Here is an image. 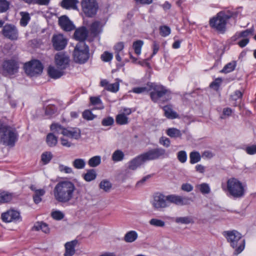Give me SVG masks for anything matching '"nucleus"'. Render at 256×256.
Masks as SVG:
<instances>
[{
    "label": "nucleus",
    "mask_w": 256,
    "mask_h": 256,
    "mask_svg": "<svg viewBox=\"0 0 256 256\" xmlns=\"http://www.w3.org/2000/svg\"><path fill=\"white\" fill-rule=\"evenodd\" d=\"M33 229L36 230H41L46 234L50 232V228L48 225L42 222H37L34 226Z\"/></svg>",
    "instance_id": "obj_28"
},
{
    "label": "nucleus",
    "mask_w": 256,
    "mask_h": 256,
    "mask_svg": "<svg viewBox=\"0 0 256 256\" xmlns=\"http://www.w3.org/2000/svg\"><path fill=\"white\" fill-rule=\"evenodd\" d=\"M58 170L60 172H64L65 174L73 173V170L70 167L62 164L59 165Z\"/></svg>",
    "instance_id": "obj_57"
},
{
    "label": "nucleus",
    "mask_w": 256,
    "mask_h": 256,
    "mask_svg": "<svg viewBox=\"0 0 256 256\" xmlns=\"http://www.w3.org/2000/svg\"><path fill=\"white\" fill-rule=\"evenodd\" d=\"M58 24L61 28L65 31H71L74 28V26L66 16H62L59 18Z\"/></svg>",
    "instance_id": "obj_18"
},
{
    "label": "nucleus",
    "mask_w": 256,
    "mask_h": 256,
    "mask_svg": "<svg viewBox=\"0 0 256 256\" xmlns=\"http://www.w3.org/2000/svg\"><path fill=\"white\" fill-rule=\"evenodd\" d=\"M174 221L177 224H186L194 222L193 218L190 216L177 217L174 219Z\"/></svg>",
    "instance_id": "obj_35"
},
{
    "label": "nucleus",
    "mask_w": 256,
    "mask_h": 256,
    "mask_svg": "<svg viewBox=\"0 0 256 256\" xmlns=\"http://www.w3.org/2000/svg\"><path fill=\"white\" fill-rule=\"evenodd\" d=\"M81 5L82 12L87 17L94 16L98 9L96 0H82Z\"/></svg>",
    "instance_id": "obj_9"
},
{
    "label": "nucleus",
    "mask_w": 256,
    "mask_h": 256,
    "mask_svg": "<svg viewBox=\"0 0 256 256\" xmlns=\"http://www.w3.org/2000/svg\"><path fill=\"white\" fill-rule=\"evenodd\" d=\"M64 70L54 66H50L48 69V73L50 76L53 78H58L64 74Z\"/></svg>",
    "instance_id": "obj_24"
},
{
    "label": "nucleus",
    "mask_w": 256,
    "mask_h": 256,
    "mask_svg": "<svg viewBox=\"0 0 256 256\" xmlns=\"http://www.w3.org/2000/svg\"><path fill=\"white\" fill-rule=\"evenodd\" d=\"M163 110L164 112V116L169 119H174L178 118V114L172 110V106L170 105L164 106Z\"/></svg>",
    "instance_id": "obj_25"
},
{
    "label": "nucleus",
    "mask_w": 256,
    "mask_h": 256,
    "mask_svg": "<svg viewBox=\"0 0 256 256\" xmlns=\"http://www.w3.org/2000/svg\"><path fill=\"white\" fill-rule=\"evenodd\" d=\"M124 157V153L121 150H117L112 154V159L114 162H118L122 161Z\"/></svg>",
    "instance_id": "obj_33"
},
{
    "label": "nucleus",
    "mask_w": 256,
    "mask_h": 256,
    "mask_svg": "<svg viewBox=\"0 0 256 256\" xmlns=\"http://www.w3.org/2000/svg\"><path fill=\"white\" fill-rule=\"evenodd\" d=\"M52 154L50 152H45L42 155V160L44 164L48 163L52 158Z\"/></svg>",
    "instance_id": "obj_49"
},
{
    "label": "nucleus",
    "mask_w": 256,
    "mask_h": 256,
    "mask_svg": "<svg viewBox=\"0 0 256 256\" xmlns=\"http://www.w3.org/2000/svg\"><path fill=\"white\" fill-rule=\"evenodd\" d=\"M2 219L6 222H17L20 220V216L18 211L10 210L2 214Z\"/></svg>",
    "instance_id": "obj_17"
},
{
    "label": "nucleus",
    "mask_w": 256,
    "mask_h": 256,
    "mask_svg": "<svg viewBox=\"0 0 256 256\" xmlns=\"http://www.w3.org/2000/svg\"><path fill=\"white\" fill-rule=\"evenodd\" d=\"M246 152L249 154H256V145L254 144L247 146L246 148Z\"/></svg>",
    "instance_id": "obj_61"
},
{
    "label": "nucleus",
    "mask_w": 256,
    "mask_h": 256,
    "mask_svg": "<svg viewBox=\"0 0 256 256\" xmlns=\"http://www.w3.org/2000/svg\"><path fill=\"white\" fill-rule=\"evenodd\" d=\"M4 72L9 75H12L16 73L18 69V64L15 60H5L2 64Z\"/></svg>",
    "instance_id": "obj_12"
},
{
    "label": "nucleus",
    "mask_w": 256,
    "mask_h": 256,
    "mask_svg": "<svg viewBox=\"0 0 256 256\" xmlns=\"http://www.w3.org/2000/svg\"><path fill=\"white\" fill-rule=\"evenodd\" d=\"M230 16L224 12H220L215 16L210 19L209 24L210 26L221 34H224L226 31V25Z\"/></svg>",
    "instance_id": "obj_6"
},
{
    "label": "nucleus",
    "mask_w": 256,
    "mask_h": 256,
    "mask_svg": "<svg viewBox=\"0 0 256 256\" xmlns=\"http://www.w3.org/2000/svg\"><path fill=\"white\" fill-rule=\"evenodd\" d=\"M138 238V234L134 230L128 232L125 234L124 240L126 242H132Z\"/></svg>",
    "instance_id": "obj_29"
},
{
    "label": "nucleus",
    "mask_w": 256,
    "mask_h": 256,
    "mask_svg": "<svg viewBox=\"0 0 256 256\" xmlns=\"http://www.w3.org/2000/svg\"><path fill=\"white\" fill-rule=\"evenodd\" d=\"M100 84L102 86L104 87V88L106 90L113 92H118L119 89L118 82L110 84L106 80H103L100 82Z\"/></svg>",
    "instance_id": "obj_23"
},
{
    "label": "nucleus",
    "mask_w": 256,
    "mask_h": 256,
    "mask_svg": "<svg viewBox=\"0 0 256 256\" xmlns=\"http://www.w3.org/2000/svg\"><path fill=\"white\" fill-rule=\"evenodd\" d=\"M64 136L71 138L78 139L80 137V130L76 128H70L66 129Z\"/></svg>",
    "instance_id": "obj_21"
},
{
    "label": "nucleus",
    "mask_w": 256,
    "mask_h": 256,
    "mask_svg": "<svg viewBox=\"0 0 256 256\" xmlns=\"http://www.w3.org/2000/svg\"><path fill=\"white\" fill-rule=\"evenodd\" d=\"M52 42L54 48L56 50H64L67 45V39L62 34H54Z\"/></svg>",
    "instance_id": "obj_13"
},
{
    "label": "nucleus",
    "mask_w": 256,
    "mask_h": 256,
    "mask_svg": "<svg viewBox=\"0 0 256 256\" xmlns=\"http://www.w3.org/2000/svg\"><path fill=\"white\" fill-rule=\"evenodd\" d=\"M3 36L12 40H16L18 37V32L16 26L12 24H6L2 30Z\"/></svg>",
    "instance_id": "obj_11"
},
{
    "label": "nucleus",
    "mask_w": 256,
    "mask_h": 256,
    "mask_svg": "<svg viewBox=\"0 0 256 256\" xmlns=\"http://www.w3.org/2000/svg\"><path fill=\"white\" fill-rule=\"evenodd\" d=\"M100 188L104 191L107 192H108L111 188H112V184L111 183L107 180H102L100 184H99Z\"/></svg>",
    "instance_id": "obj_44"
},
{
    "label": "nucleus",
    "mask_w": 256,
    "mask_h": 256,
    "mask_svg": "<svg viewBox=\"0 0 256 256\" xmlns=\"http://www.w3.org/2000/svg\"><path fill=\"white\" fill-rule=\"evenodd\" d=\"M166 156V150L162 148L152 149L145 152V160H153L160 158H164Z\"/></svg>",
    "instance_id": "obj_14"
},
{
    "label": "nucleus",
    "mask_w": 256,
    "mask_h": 256,
    "mask_svg": "<svg viewBox=\"0 0 256 256\" xmlns=\"http://www.w3.org/2000/svg\"><path fill=\"white\" fill-rule=\"evenodd\" d=\"M113 58V55L112 53L108 52H105L101 56L102 60L105 62L110 61Z\"/></svg>",
    "instance_id": "obj_58"
},
{
    "label": "nucleus",
    "mask_w": 256,
    "mask_h": 256,
    "mask_svg": "<svg viewBox=\"0 0 256 256\" xmlns=\"http://www.w3.org/2000/svg\"><path fill=\"white\" fill-rule=\"evenodd\" d=\"M116 122L118 124L123 125L128 123V118L124 114H118L116 117Z\"/></svg>",
    "instance_id": "obj_43"
},
{
    "label": "nucleus",
    "mask_w": 256,
    "mask_h": 256,
    "mask_svg": "<svg viewBox=\"0 0 256 256\" xmlns=\"http://www.w3.org/2000/svg\"><path fill=\"white\" fill-rule=\"evenodd\" d=\"M181 188L184 191L190 192L193 190V186L190 184L186 183L182 185Z\"/></svg>",
    "instance_id": "obj_63"
},
{
    "label": "nucleus",
    "mask_w": 256,
    "mask_h": 256,
    "mask_svg": "<svg viewBox=\"0 0 256 256\" xmlns=\"http://www.w3.org/2000/svg\"><path fill=\"white\" fill-rule=\"evenodd\" d=\"M152 205L154 209L162 211L169 207L168 196L160 192H155L152 196Z\"/></svg>",
    "instance_id": "obj_8"
},
{
    "label": "nucleus",
    "mask_w": 256,
    "mask_h": 256,
    "mask_svg": "<svg viewBox=\"0 0 256 256\" xmlns=\"http://www.w3.org/2000/svg\"><path fill=\"white\" fill-rule=\"evenodd\" d=\"M82 117L85 120H94L96 116L94 115L90 110H86L82 113Z\"/></svg>",
    "instance_id": "obj_53"
},
{
    "label": "nucleus",
    "mask_w": 256,
    "mask_h": 256,
    "mask_svg": "<svg viewBox=\"0 0 256 256\" xmlns=\"http://www.w3.org/2000/svg\"><path fill=\"white\" fill-rule=\"evenodd\" d=\"M8 2L6 0H0V12H3L8 10Z\"/></svg>",
    "instance_id": "obj_59"
},
{
    "label": "nucleus",
    "mask_w": 256,
    "mask_h": 256,
    "mask_svg": "<svg viewBox=\"0 0 256 256\" xmlns=\"http://www.w3.org/2000/svg\"><path fill=\"white\" fill-rule=\"evenodd\" d=\"M54 60L56 66L62 70L66 69L68 65L69 58L64 52L57 53L55 55Z\"/></svg>",
    "instance_id": "obj_15"
},
{
    "label": "nucleus",
    "mask_w": 256,
    "mask_h": 256,
    "mask_svg": "<svg viewBox=\"0 0 256 256\" xmlns=\"http://www.w3.org/2000/svg\"><path fill=\"white\" fill-rule=\"evenodd\" d=\"M100 23L98 21H95L92 24L90 27V30L92 34L96 35L102 32Z\"/></svg>",
    "instance_id": "obj_31"
},
{
    "label": "nucleus",
    "mask_w": 256,
    "mask_h": 256,
    "mask_svg": "<svg viewBox=\"0 0 256 256\" xmlns=\"http://www.w3.org/2000/svg\"><path fill=\"white\" fill-rule=\"evenodd\" d=\"M197 188L199 189L200 192L203 194H208L210 192V188L208 184L203 183L200 184L198 185Z\"/></svg>",
    "instance_id": "obj_47"
},
{
    "label": "nucleus",
    "mask_w": 256,
    "mask_h": 256,
    "mask_svg": "<svg viewBox=\"0 0 256 256\" xmlns=\"http://www.w3.org/2000/svg\"><path fill=\"white\" fill-rule=\"evenodd\" d=\"M77 240L67 242L64 244L65 252L64 256H72L76 252L75 247L78 244Z\"/></svg>",
    "instance_id": "obj_20"
},
{
    "label": "nucleus",
    "mask_w": 256,
    "mask_h": 256,
    "mask_svg": "<svg viewBox=\"0 0 256 256\" xmlns=\"http://www.w3.org/2000/svg\"><path fill=\"white\" fill-rule=\"evenodd\" d=\"M114 123V120L111 116L105 118L102 120V124L104 126H112Z\"/></svg>",
    "instance_id": "obj_54"
},
{
    "label": "nucleus",
    "mask_w": 256,
    "mask_h": 256,
    "mask_svg": "<svg viewBox=\"0 0 256 256\" xmlns=\"http://www.w3.org/2000/svg\"><path fill=\"white\" fill-rule=\"evenodd\" d=\"M26 73L30 76H36L42 72L43 66L38 60H32L26 63L24 66Z\"/></svg>",
    "instance_id": "obj_10"
},
{
    "label": "nucleus",
    "mask_w": 256,
    "mask_h": 256,
    "mask_svg": "<svg viewBox=\"0 0 256 256\" xmlns=\"http://www.w3.org/2000/svg\"><path fill=\"white\" fill-rule=\"evenodd\" d=\"M50 130L54 134H62L64 136L66 128L58 123H53L50 126Z\"/></svg>",
    "instance_id": "obj_26"
},
{
    "label": "nucleus",
    "mask_w": 256,
    "mask_h": 256,
    "mask_svg": "<svg viewBox=\"0 0 256 256\" xmlns=\"http://www.w3.org/2000/svg\"><path fill=\"white\" fill-rule=\"evenodd\" d=\"M90 103L92 105H98L100 104V106H99L98 108L99 109H103L104 106L102 104V101L100 98V97H96V96H92L90 98Z\"/></svg>",
    "instance_id": "obj_51"
},
{
    "label": "nucleus",
    "mask_w": 256,
    "mask_h": 256,
    "mask_svg": "<svg viewBox=\"0 0 256 256\" xmlns=\"http://www.w3.org/2000/svg\"><path fill=\"white\" fill-rule=\"evenodd\" d=\"M242 96V92L239 90H237L234 92V94L231 96V98L234 100H237L240 98Z\"/></svg>",
    "instance_id": "obj_64"
},
{
    "label": "nucleus",
    "mask_w": 256,
    "mask_h": 256,
    "mask_svg": "<svg viewBox=\"0 0 256 256\" xmlns=\"http://www.w3.org/2000/svg\"><path fill=\"white\" fill-rule=\"evenodd\" d=\"M160 34L162 36H166L170 33V28L166 26H161L160 28Z\"/></svg>",
    "instance_id": "obj_55"
},
{
    "label": "nucleus",
    "mask_w": 256,
    "mask_h": 256,
    "mask_svg": "<svg viewBox=\"0 0 256 256\" xmlns=\"http://www.w3.org/2000/svg\"><path fill=\"white\" fill-rule=\"evenodd\" d=\"M143 42L141 40H138L134 42L133 48L135 52L138 55L140 54L141 48L142 46Z\"/></svg>",
    "instance_id": "obj_52"
},
{
    "label": "nucleus",
    "mask_w": 256,
    "mask_h": 256,
    "mask_svg": "<svg viewBox=\"0 0 256 256\" xmlns=\"http://www.w3.org/2000/svg\"><path fill=\"white\" fill-rule=\"evenodd\" d=\"M150 224L156 227H164L165 226L164 221L156 218H152L150 221Z\"/></svg>",
    "instance_id": "obj_48"
},
{
    "label": "nucleus",
    "mask_w": 256,
    "mask_h": 256,
    "mask_svg": "<svg viewBox=\"0 0 256 256\" xmlns=\"http://www.w3.org/2000/svg\"><path fill=\"white\" fill-rule=\"evenodd\" d=\"M57 111V108L54 105L50 104L46 108L45 114L48 116H51Z\"/></svg>",
    "instance_id": "obj_50"
},
{
    "label": "nucleus",
    "mask_w": 256,
    "mask_h": 256,
    "mask_svg": "<svg viewBox=\"0 0 256 256\" xmlns=\"http://www.w3.org/2000/svg\"><path fill=\"white\" fill-rule=\"evenodd\" d=\"M159 142L164 146L168 148L170 146V141L168 138L162 136L160 138Z\"/></svg>",
    "instance_id": "obj_60"
},
{
    "label": "nucleus",
    "mask_w": 256,
    "mask_h": 256,
    "mask_svg": "<svg viewBox=\"0 0 256 256\" xmlns=\"http://www.w3.org/2000/svg\"><path fill=\"white\" fill-rule=\"evenodd\" d=\"M20 14L22 16L20 24L22 26H26L29 20H30V16L29 14L26 12H21Z\"/></svg>",
    "instance_id": "obj_41"
},
{
    "label": "nucleus",
    "mask_w": 256,
    "mask_h": 256,
    "mask_svg": "<svg viewBox=\"0 0 256 256\" xmlns=\"http://www.w3.org/2000/svg\"><path fill=\"white\" fill-rule=\"evenodd\" d=\"M72 164L75 168L81 170L85 168L86 162L82 158H76L73 160Z\"/></svg>",
    "instance_id": "obj_36"
},
{
    "label": "nucleus",
    "mask_w": 256,
    "mask_h": 256,
    "mask_svg": "<svg viewBox=\"0 0 256 256\" xmlns=\"http://www.w3.org/2000/svg\"><path fill=\"white\" fill-rule=\"evenodd\" d=\"M51 216L54 220H60L64 218V214L62 212L56 210L52 212Z\"/></svg>",
    "instance_id": "obj_45"
},
{
    "label": "nucleus",
    "mask_w": 256,
    "mask_h": 256,
    "mask_svg": "<svg viewBox=\"0 0 256 256\" xmlns=\"http://www.w3.org/2000/svg\"><path fill=\"white\" fill-rule=\"evenodd\" d=\"M144 162V154L138 156L130 160L128 164V168L132 170H136Z\"/></svg>",
    "instance_id": "obj_22"
},
{
    "label": "nucleus",
    "mask_w": 256,
    "mask_h": 256,
    "mask_svg": "<svg viewBox=\"0 0 256 256\" xmlns=\"http://www.w3.org/2000/svg\"><path fill=\"white\" fill-rule=\"evenodd\" d=\"M46 142L48 146L50 147L54 146L57 144L58 138L54 133H49L46 136Z\"/></svg>",
    "instance_id": "obj_32"
},
{
    "label": "nucleus",
    "mask_w": 256,
    "mask_h": 256,
    "mask_svg": "<svg viewBox=\"0 0 256 256\" xmlns=\"http://www.w3.org/2000/svg\"><path fill=\"white\" fill-rule=\"evenodd\" d=\"M88 36V31L85 27H80L75 30L74 34V38L79 42H84Z\"/></svg>",
    "instance_id": "obj_19"
},
{
    "label": "nucleus",
    "mask_w": 256,
    "mask_h": 256,
    "mask_svg": "<svg viewBox=\"0 0 256 256\" xmlns=\"http://www.w3.org/2000/svg\"><path fill=\"white\" fill-rule=\"evenodd\" d=\"M96 172L94 169H89L83 174L84 179L88 182L94 180L96 178Z\"/></svg>",
    "instance_id": "obj_27"
},
{
    "label": "nucleus",
    "mask_w": 256,
    "mask_h": 256,
    "mask_svg": "<svg viewBox=\"0 0 256 256\" xmlns=\"http://www.w3.org/2000/svg\"><path fill=\"white\" fill-rule=\"evenodd\" d=\"M222 188L228 196L234 198H241L246 193V186L234 178H228L226 185L222 184Z\"/></svg>",
    "instance_id": "obj_3"
},
{
    "label": "nucleus",
    "mask_w": 256,
    "mask_h": 256,
    "mask_svg": "<svg viewBox=\"0 0 256 256\" xmlns=\"http://www.w3.org/2000/svg\"><path fill=\"white\" fill-rule=\"evenodd\" d=\"M254 32V28H252L249 29H246L245 30L242 31L240 32L236 33L233 37L234 40L240 38H246L250 34H252Z\"/></svg>",
    "instance_id": "obj_30"
},
{
    "label": "nucleus",
    "mask_w": 256,
    "mask_h": 256,
    "mask_svg": "<svg viewBox=\"0 0 256 256\" xmlns=\"http://www.w3.org/2000/svg\"><path fill=\"white\" fill-rule=\"evenodd\" d=\"M100 156H97L91 158L88 161V164L90 167H96L100 164Z\"/></svg>",
    "instance_id": "obj_40"
},
{
    "label": "nucleus",
    "mask_w": 256,
    "mask_h": 256,
    "mask_svg": "<svg viewBox=\"0 0 256 256\" xmlns=\"http://www.w3.org/2000/svg\"><path fill=\"white\" fill-rule=\"evenodd\" d=\"M77 3V0H62L61 2V6L66 9L74 8Z\"/></svg>",
    "instance_id": "obj_34"
},
{
    "label": "nucleus",
    "mask_w": 256,
    "mask_h": 256,
    "mask_svg": "<svg viewBox=\"0 0 256 256\" xmlns=\"http://www.w3.org/2000/svg\"><path fill=\"white\" fill-rule=\"evenodd\" d=\"M74 60L78 63L83 64L89 58V48L84 42H79L74 51Z\"/></svg>",
    "instance_id": "obj_7"
},
{
    "label": "nucleus",
    "mask_w": 256,
    "mask_h": 256,
    "mask_svg": "<svg viewBox=\"0 0 256 256\" xmlns=\"http://www.w3.org/2000/svg\"><path fill=\"white\" fill-rule=\"evenodd\" d=\"M169 206L170 204H174L178 206H184L190 204V199L188 197H182L176 194L168 195Z\"/></svg>",
    "instance_id": "obj_16"
},
{
    "label": "nucleus",
    "mask_w": 256,
    "mask_h": 256,
    "mask_svg": "<svg viewBox=\"0 0 256 256\" xmlns=\"http://www.w3.org/2000/svg\"><path fill=\"white\" fill-rule=\"evenodd\" d=\"M167 135L171 138H176L182 136L180 131L176 128H169L166 130Z\"/></svg>",
    "instance_id": "obj_37"
},
{
    "label": "nucleus",
    "mask_w": 256,
    "mask_h": 256,
    "mask_svg": "<svg viewBox=\"0 0 256 256\" xmlns=\"http://www.w3.org/2000/svg\"><path fill=\"white\" fill-rule=\"evenodd\" d=\"M76 188L71 181L65 180L58 182L53 190L54 200L61 204H70L76 198Z\"/></svg>",
    "instance_id": "obj_1"
},
{
    "label": "nucleus",
    "mask_w": 256,
    "mask_h": 256,
    "mask_svg": "<svg viewBox=\"0 0 256 256\" xmlns=\"http://www.w3.org/2000/svg\"><path fill=\"white\" fill-rule=\"evenodd\" d=\"M124 48V44L122 42H119L114 46L115 52L120 53Z\"/></svg>",
    "instance_id": "obj_62"
},
{
    "label": "nucleus",
    "mask_w": 256,
    "mask_h": 256,
    "mask_svg": "<svg viewBox=\"0 0 256 256\" xmlns=\"http://www.w3.org/2000/svg\"><path fill=\"white\" fill-rule=\"evenodd\" d=\"M224 236L234 250V254L238 255L242 252L245 246V240L242 238L239 232L235 230L226 231L224 232Z\"/></svg>",
    "instance_id": "obj_4"
},
{
    "label": "nucleus",
    "mask_w": 256,
    "mask_h": 256,
    "mask_svg": "<svg viewBox=\"0 0 256 256\" xmlns=\"http://www.w3.org/2000/svg\"><path fill=\"white\" fill-rule=\"evenodd\" d=\"M18 134L14 128L6 124L0 126V141L4 144L14 146L18 140Z\"/></svg>",
    "instance_id": "obj_5"
},
{
    "label": "nucleus",
    "mask_w": 256,
    "mask_h": 256,
    "mask_svg": "<svg viewBox=\"0 0 256 256\" xmlns=\"http://www.w3.org/2000/svg\"><path fill=\"white\" fill-rule=\"evenodd\" d=\"M177 156L178 160L182 163H184L186 161L187 155L186 152L184 150L178 152Z\"/></svg>",
    "instance_id": "obj_56"
},
{
    "label": "nucleus",
    "mask_w": 256,
    "mask_h": 256,
    "mask_svg": "<svg viewBox=\"0 0 256 256\" xmlns=\"http://www.w3.org/2000/svg\"><path fill=\"white\" fill-rule=\"evenodd\" d=\"M190 162L192 164H196L200 160V156L198 152H192L190 154Z\"/></svg>",
    "instance_id": "obj_42"
},
{
    "label": "nucleus",
    "mask_w": 256,
    "mask_h": 256,
    "mask_svg": "<svg viewBox=\"0 0 256 256\" xmlns=\"http://www.w3.org/2000/svg\"><path fill=\"white\" fill-rule=\"evenodd\" d=\"M46 192L44 189H38L36 190L33 196L34 202L36 204H38L42 201V196Z\"/></svg>",
    "instance_id": "obj_38"
},
{
    "label": "nucleus",
    "mask_w": 256,
    "mask_h": 256,
    "mask_svg": "<svg viewBox=\"0 0 256 256\" xmlns=\"http://www.w3.org/2000/svg\"><path fill=\"white\" fill-rule=\"evenodd\" d=\"M12 198V196L7 192H2L0 194V202H10Z\"/></svg>",
    "instance_id": "obj_46"
},
{
    "label": "nucleus",
    "mask_w": 256,
    "mask_h": 256,
    "mask_svg": "<svg viewBox=\"0 0 256 256\" xmlns=\"http://www.w3.org/2000/svg\"><path fill=\"white\" fill-rule=\"evenodd\" d=\"M236 66V62L232 61L226 64L223 69L221 70L220 72L224 74H227L233 71Z\"/></svg>",
    "instance_id": "obj_39"
},
{
    "label": "nucleus",
    "mask_w": 256,
    "mask_h": 256,
    "mask_svg": "<svg viewBox=\"0 0 256 256\" xmlns=\"http://www.w3.org/2000/svg\"><path fill=\"white\" fill-rule=\"evenodd\" d=\"M145 91H150L151 100L160 104L166 102L172 98L171 92L161 84L148 82L145 86Z\"/></svg>",
    "instance_id": "obj_2"
}]
</instances>
